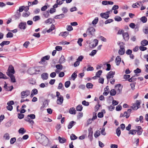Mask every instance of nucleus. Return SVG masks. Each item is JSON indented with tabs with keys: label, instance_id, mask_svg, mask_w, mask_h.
Instances as JSON below:
<instances>
[{
	"label": "nucleus",
	"instance_id": "nucleus-1",
	"mask_svg": "<svg viewBox=\"0 0 148 148\" xmlns=\"http://www.w3.org/2000/svg\"><path fill=\"white\" fill-rule=\"evenodd\" d=\"M34 135L38 142L44 146L47 145L48 144L47 138L44 135L42 137V134L40 133L36 132Z\"/></svg>",
	"mask_w": 148,
	"mask_h": 148
},
{
	"label": "nucleus",
	"instance_id": "nucleus-2",
	"mask_svg": "<svg viewBox=\"0 0 148 148\" xmlns=\"http://www.w3.org/2000/svg\"><path fill=\"white\" fill-rule=\"evenodd\" d=\"M141 103L140 100H136V103L133 104L131 108L134 110H136L140 107Z\"/></svg>",
	"mask_w": 148,
	"mask_h": 148
},
{
	"label": "nucleus",
	"instance_id": "nucleus-3",
	"mask_svg": "<svg viewBox=\"0 0 148 148\" xmlns=\"http://www.w3.org/2000/svg\"><path fill=\"white\" fill-rule=\"evenodd\" d=\"M50 58V56L49 55L46 56L41 59V60L39 62V63L42 64L43 65L46 66L47 64V63L46 60H48Z\"/></svg>",
	"mask_w": 148,
	"mask_h": 148
},
{
	"label": "nucleus",
	"instance_id": "nucleus-4",
	"mask_svg": "<svg viewBox=\"0 0 148 148\" xmlns=\"http://www.w3.org/2000/svg\"><path fill=\"white\" fill-rule=\"evenodd\" d=\"M30 93V91L29 90H26L25 91H23L21 93V98H23L26 97Z\"/></svg>",
	"mask_w": 148,
	"mask_h": 148
},
{
	"label": "nucleus",
	"instance_id": "nucleus-5",
	"mask_svg": "<svg viewBox=\"0 0 148 148\" xmlns=\"http://www.w3.org/2000/svg\"><path fill=\"white\" fill-rule=\"evenodd\" d=\"M15 73V71L13 67L11 65L9 66L8 69V72H7V75H10V74H13Z\"/></svg>",
	"mask_w": 148,
	"mask_h": 148
},
{
	"label": "nucleus",
	"instance_id": "nucleus-6",
	"mask_svg": "<svg viewBox=\"0 0 148 148\" xmlns=\"http://www.w3.org/2000/svg\"><path fill=\"white\" fill-rule=\"evenodd\" d=\"M93 133L92 128L90 127L88 129V138L89 139L90 141H92L93 139Z\"/></svg>",
	"mask_w": 148,
	"mask_h": 148
},
{
	"label": "nucleus",
	"instance_id": "nucleus-7",
	"mask_svg": "<svg viewBox=\"0 0 148 148\" xmlns=\"http://www.w3.org/2000/svg\"><path fill=\"white\" fill-rule=\"evenodd\" d=\"M110 12V11H108L105 12L101 13L100 16L102 18L107 19L109 17Z\"/></svg>",
	"mask_w": 148,
	"mask_h": 148
},
{
	"label": "nucleus",
	"instance_id": "nucleus-8",
	"mask_svg": "<svg viewBox=\"0 0 148 148\" xmlns=\"http://www.w3.org/2000/svg\"><path fill=\"white\" fill-rule=\"evenodd\" d=\"M143 5L141 1H138L134 3H133L132 7L134 8H136L140 7L141 6Z\"/></svg>",
	"mask_w": 148,
	"mask_h": 148
},
{
	"label": "nucleus",
	"instance_id": "nucleus-9",
	"mask_svg": "<svg viewBox=\"0 0 148 148\" xmlns=\"http://www.w3.org/2000/svg\"><path fill=\"white\" fill-rule=\"evenodd\" d=\"M26 22H21L18 25V27L21 29L24 30L26 28Z\"/></svg>",
	"mask_w": 148,
	"mask_h": 148
},
{
	"label": "nucleus",
	"instance_id": "nucleus-10",
	"mask_svg": "<svg viewBox=\"0 0 148 148\" xmlns=\"http://www.w3.org/2000/svg\"><path fill=\"white\" fill-rule=\"evenodd\" d=\"M95 31V29L93 27H90L88 29L87 33L89 35H92Z\"/></svg>",
	"mask_w": 148,
	"mask_h": 148
},
{
	"label": "nucleus",
	"instance_id": "nucleus-11",
	"mask_svg": "<svg viewBox=\"0 0 148 148\" xmlns=\"http://www.w3.org/2000/svg\"><path fill=\"white\" fill-rule=\"evenodd\" d=\"M115 88L116 90L117 94H119L122 91V87L121 84H118L115 86Z\"/></svg>",
	"mask_w": 148,
	"mask_h": 148
},
{
	"label": "nucleus",
	"instance_id": "nucleus-12",
	"mask_svg": "<svg viewBox=\"0 0 148 148\" xmlns=\"http://www.w3.org/2000/svg\"><path fill=\"white\" fill-rule=\"evenodd\" d=\"M64 0H57L56 3L53 6V7L54 8H56L58 7V5H61L63 3Z\"/></svg>",
	"mask_w": 148,
	"mask_h": 148
},
{
	"label": "nucleus",
	"instance_id": "nucleus-13",
	"mask_svg": "<svg viewBox=\"0 0 148 148\" xmlns=\"http://www.w3.org/2000/svg\"><path fill=\"white\" fill-rule=\"evenodd\" d=\"M115 74V72L111 71L109 72L107 74L106 77L108 80L111 78H113L114 77V75Z\"/></svg>",
	"mask_w": 148,
	"mask_h": 148
},
{
	"label": "nucleus",
	"instance_id": "nucleus-14",
	"mask_svg": "<svg viewBox=\"0 0 148 148\" xmlns=\"http://www.w3.org/2000/svg\"><path fill=\"white\" fill-rule=\"evenodd\" d=\"M93 42L94 43H91L90 44V48H94L96 47L98 44V40L96 39H94Z\"/></svg>",
	"mask_w": 148,
	"mask_h": 148
},
{
	"label": "nucleus",
	"instance_id": "nucleus-15",
	"mask_svg": "<svg viewBox=\"0 0 148 148\" xmlns=\"http://www.w3.org/2000/svg\"><path fill=\"white\" fill-rule=\"evenodd\" d=\"M63 97L62 95H60V97L57 98V103L58 104L61 105L63 101Z\"/></svg>",
	"mask_w": 148,
	"mask_h": 148
},
{
	"label": "nucleus",
	"instance_id": "nucleus-16",
	"mask_svg": "<svg viewBox=\"0 0 148 148\" xmlns=\"http://www.w3.org/2000/svg\"><path fill=\"white\" fill-rule=\"evenodd\" d=\"M40 67H37L35 69H29V70H34L35 71L34 73L35 74H37L41 72V70L40 69Z\"/></svg>",
	"mask_w": 148,
	"mask_h": 148
},
{
	"label": "nucleus",
	"instance_id": "nucleus-17",
	"mask_svg": "<svg viewBox=\"0 0 148 148\" xmlns=\"http://www.w3.org/2000/svg\"><path fill=\"white\" fill-rule=\"evenodd\" d=\"M121 62V58L119 56H117L115 59V62L117 66H119Z\"/></svg>",
	"mask_w": 148,
	"mask_h": 148
},
{
	"label": "nucleus",
	"instance_id": "nucleus-18",
	"mask_svg": "<svg viewBox=\"0 0 148 148\" xmlns=\"http://www.w3.org/2000/svg\"><path fill=\"white\" fill-rule=\"evenodd\" d=\"M123 39L125 41H127L129 39V37L127 32H124L123 33Z\"/></svg>",
	"mask_w": 148,
	"mask_h": 148
},
{
	"label": "nucleus",
	"instance_id": "nucleus-19",
	"mask_svg": "<svg viewBox=\"0 0 148 148\" xmlns=\"http://www.w3.org/2000/svg\"><path fill=\"white\" fill-rule=\"evenodd\" d=\"M4 88L6 89L7 90L11 91L13 89V86H8L6 84H5L4 86Z\"/></svg>",
	"mask_w": 148,
	"mask_h": 148
},
{
	"label": "nucleus",
	"instance_id": "nucleus-20",
	"mask_svg": "<svg viewBox=\"0 0 148 148\" xmlns=\"http://www.w3.org/2000/svg\"><path fill=\"white\" fill-rule=\"evenodd\" d=\"M48 74L47 73H44L41 75V78L43 80H46L48 78Z\"/></svg>",
	"mask_w": 148,
	"mask_h": 148
},
{
	"label": "nucleus",
	"instance_id": "nucleus-21",
	"mask_svg": "<svg viewBox=\"0 0 148 148\" xmlns=\"http://www.w3.org/2000/svg\"><path fill=\"white\" fill-rule=\"evenodd\" d=\"M76 123V122L74 121H72L69 122L68 126V128L69 129H71Z\"/></svg>",
	"mask_w": 148,
	"mask_h": 148
},
{
	"label": "nucleus",
	"instance_id": "nucleus-22",
	"mask_svg": "<svg viewBox=\"0 0 148 148\" xmlns=\"http://www.w3.org/2000/svg\"><path fill=\"white\" fill-rule=\"evenodd\" d=\"M105 92L103 93L104 95L107 96L110 92V90L108 86H107L104 89Z\"/></svg>",
	"mask_w": 148,
	"mask_h": 148
},
{
	"label": "nucleus",
	"instance_id": "nucleus-23",
	"mask_svg": "<svg viewBox=\"0 0 148 148\" xmlns=\"http://www.w3.org/2000/svg\"><path fill=\"white\" fill-rule=\"evenodd\" d=\"M64 15L63 14H61L56 15L55 16L54 18L55 19H61L63 18H64Z\"/></svg>",
	"mask_w": 148,
	"mask_h": 148
},
{
	"label": "nucleus",
	"instance_id": "nucleus-24",
	"mask_svg": "<svg viewBox=\"0 0 148 148\" xmlns=\"http://www.w3.org/2000/svg\"><path fill=\"white\" fill-rule=\"evenodd\" d=\"M54 22L55 20L54 19L49 18L46 20L45 21V23L46 24H51L53 22Z\"/></svg>",
	"mask_w": 148,
	"mask_h": 148
},
{
	"label": "nucleus",
	"instance_id": "nucleus-25",
	"mask_svg": "<svg viewBox=\"0 0 148 148\" xmlns=\"http://www.w3.org/2000/svg\"><path fill=\"white\" fill-rule=\"evenodd\" d=\"M69 112L71 114H75L76 113V111L75 110L74 108H72L70 109Z\"/></svg>",
	"mask_w": 148,
	"mask_h": 148
},
{
	"label": "nucleus",
	"instance_id": "nucleus-26",
	"mask_svg": "<svg viewBox=\"0 0 148 148\" xmlns=\"http://www.w3.org/2000/svg\"><path fill=\"white\" fill-rule=\"evenodd\" d=\"M69 34V32H62L60 33L59 35V36H61L63 37H65L66 36Z\"/></svg>",
	"mask_w": 148,
	"mask_h": 148
},
{
	"label": "nucleus",
	"instance_id": "nucleus-27",
	"mask_svg": "<svg viewBox=\"0 0 148 148\" xmlns=\"http://www.w3.org/2000/svg\"><path fill=\"white\" fill-rule=\"evenodd\" d=\"M65 62V59L64 58V56L62 55L60 58V59L59 62L61 64L64 63Z\"/></svg>",
	"mask_w": 148,
	"mask_h": 148
},
{
	"label": "nucleus",
	"instance_id": "nucleus-28",
	"mask_svg": "<svg viewBox=\"0 0 148 148\" xmlns=\"http://www.w3.org/2000/svg\"><path fill=\"white\" fill-rule=\"evenodd\" d=\"M8 75L10 77L11 79V81L12 82L14 83L16 82L15 77L13 75V74H12Z\"/></svg>",
	"mask_w": 148,
	"mask_h": 148
},
{
	"label": "nucleus",
	"instance_id": "nucleus-29",
	"mask_svg": "<svg viewBox=\"0 0 148 148\" xmlns=\"http://www.w3.org/2000/svg\"><path fill=\"white\" fill-rule=\"evenodd\" d=\"M10 43V41H3L0 44V45L3 47L5 45H8Z\"/></svg>",
	"mask_w": 148,
	"mask_h": 148
},
{
	"label": "nucleus",
	"instance_id": "nucleus-30",
	"mask_svg": "<svg viewBox=\"0 0 148 148\" xmlns=\"http://www.w3.org/2000/svg\"><path fill=\"white\" fill-rule=\"evenodd\" d=\"M77 71H75L72 74L71 77L73 80H74L77 77Z\"/></svg>",
	"mask_w": 148,
	"mask_h": 148
},
{
	"label": "nucleus",
	"instance_id": "nucleus-31",
	"mask_svg": "<svg viewBox=\"0 0 148 148\" xmlns=\"http://www.w3.org/2000/svg\"><path fill=\"white\" fill-rule=\"evenodd\" d=\"M141 45L143 46H145L148 45L147 41L146 40H144L141 42Z\"/></svg>",
	"mask_w": 148,
	"mask_h": 148
},
{
	"label": "nucleus",
	"instance_id": "nucleus-32",
	"mask_svg": "<svg viewBox=\"0 0 148 148\" xmlns=\"http://www.w3.org/2000/svg\"><path fill=\"white\" fill-rule=\"evenodd\" d=\"M58 140L60 143H63L66 141V139L64 138H62L60 136L58 137Z\"/></svg>",
	"mask_w": 148,
	"mask_h": 148
},
{
	"label": "nucleus",
	"instance_id": "nucleus-33",
	"mask_svg": "<svg viewBox=\"0 0 148 148\" xmlns=\"http://www.w3.org/2000/svg\"><path fill=\"white\" fill-rule=\"evenodd\" d=\"M48 11L49 10L46 12H44L43 13V16L45 18H46L49 17V14Z\"/></svg>",
	"mask_w": 148,
	"mask_h": 148
},
{
	"label": "nucleus",
	"instance_id": "nucleus-34",
	"mask_svg": "<svg viewBox=\"0 0 148 148\" xmlns=\"http://www.w3.org/2000/svg\"><path fill=\"white\" fill-rule=\"evenodd\" d=\"M26 132V130L24 128H21L18 130V132L22 134H24Z\"/></svg>",
	"mask_w": 148,
	"mask_h": 148
},
{
	"label": "nucleus",
	"instance_id": "nucleus-35",
	"mask_svg": "<svg viewBox=\"0 0 148 148\" xmlns=\"http://www.w3.org/2000/svg\"><path fill=\"white\" fill-rule=\"evenodd\" d=\"M116 94V91L114 89H112L111 90L110 92V94L111 96H114Z\"/></svg>",
	"mask_w": 148,
	"mask_h": 148
},
{
	"label": "nucleus",
	"instance_id": "nucleus-36",
	"mask_svg": "<svg viewBox=\"0 0 148 148\" xmlns=\"http://www.w3.org/2000/svg\"><path fill=\"white\" fill-rule=\"evenodd\" d=\"M116 133L118 136L119 137L120 136L121 134V131L120 130V128L119 127L116 129Z\"/></svg>",
	"mask_w": 148,
	"mask_h": 148
},
{
	"label": "nucleus",
	"instance_id": "nucleus-37",
	"mask_svg": "<svg viewBox=\"0 0 148 148\" xmlns=\"http://www.w3.org/2000/svg\"><path fill=\"white\" fill-rule=\"evenodd\" d=\"M100 135V132L99 130L97 131L94 134V136L95 138H97Z\"/></svg>",
	"mask_w": 148,
	"mask_h": 148
},
{
	"label": "nucleus",
	"instance_id": "nucleus-38",
	"mask_svg": "<svg viewBox=\"0 0 148 148\" xmlns=\"http://www.w3.org/2000/svg\"><path fill=\"white\" fill-rule=\"evenodd\" d=\"M82 108L83 107L82 105H79L77 106L76 109L77 111H81L82 110Z\"/></svg>",
	"mask_w": 148,
	"mask_h": 148
},
{
	"label": "nucleus",
	"instance_id": "nucleus-39",
	"mask_svg": "<svg viewBox=\"0 0 148 148\" xmlns=\"http://www.w3.org/2000/svg\"><path fill=\"white\" fill-rule=\"evenodd\" d=\"M71 139L72 140H74L77 139V137L74 134H71L70 136Z\"/></svg>",
	"mask_w": 148,
	"mask_h": 148
},
{
	"label": "nucleus",
	"instance_id": "nucleus-40",
	"mask_svg": "<svg viewBox=\"0 0 148 148\" xmlns=\"http://www.w3.org/2000/svg\"><path fill=\"white\" fill-rule=\"evenodd\" d=\"M93 86L92 84L90 83H88L86 84V87L88 88H92Z\"/></svg>",
	"mask_w": 148,
	"mask_h": 148
},
{
	"label": "nucleus",
	"instance_id": "nucleus-41",
	"mask_svg": "<svg viewBox=\"0 0 148 148\" xmlns=\"http://www.w3.org/2000/svg\"><path fill=\"white\" fill-rule=\"evenodd\" d=\"M125 52V49H120L119 51V55H123Z\"/></svg>",
	"mask_w": 148,
	"mask_h": 148
},
{
	"label": "nucleus",
	"instance_id": "nucleus-42",
	"mask_svg": "<svg viewBox=\"0 0 148 148\" xmlns=\"http://www.w3.org/2000/svg\"><path fill=\"white\" fill-rule=\"evenodd\" d=\"M140 20L143 23H145L147 21V19L145 16H143L141 18Z\"/></svg>",
	"mask_w": 148,
	"mask_h": 148
},
{
	"label": "nucleus",
	"instance_id": "nucleus-43",
	"mask_svg": "<svg viewBox=\"0 0 148 148\" xmlns=\"http://www.w3.org/2000/svg\"><path fill=\"white\" fill-rule=\"evenodd\" d=\"M13 36V34L12 33L10 32H8L6 35L7 38H12Z\"/></svg>",
	"mask_w": 148,
	"mask_h": 148
},
{
	"label": "nucleus",
	"instance_id": "nucleus-44",
	"mask_svg": "<svg viewBox=\"0 0 148 148\" xmlns=\"http://www.w3.org/2000/svg\"><path fill=\"white\" fill-rule=\"evenodd\" d=\"M102 73V71L101 70H100L97 72L96 75L97 76V77H99Z\"/></svg>",
	"mask_w": 148,
	"mask_h": 148
},
{
	"label": "nucleus",
	"instance_id": "nucleus-45",
	"mask_svg": "<svg viewBox=\"0 0 148 148\" xmlns=\"http://www.w3.org/2000/svg\"><path fill=\"white\" fill-rule=\"evenodd\" d=\"M113 21V20L112 19H109L106 20L104 22V23L105 24H107L108 23H110Z\"/></svg>",
	"mask_w": 148,
	"mask_h": 148
},
{
	"label": "nucleus",
	"instance_id": "nucleus-46",
	"mask_svg": "<svg viewBox=\"0 0 148 148\" xmlns=\"http://www.w3.org/2000/svg\"><path fill=\"white\" fill-rule=\"evenodd\" d=\"M40 19V18L39 16H36L34 17L33 18V20L34 21H36L39 20Z\"/></svg>",
	"mask_w": 148,
	"mask_h": 148
},
{
	"label": "nucleus",
	"instance_id": "nucleus-47",
	"mask_svg": "<svg viewBox=\"0 0 148 148\" xmlns=\"http://www.w3.org/2000/svg\"><path fill=\"white\" fill-rule=\"evenodd\" d=\"M105 128L104 127H103L100 132L101 134L104 136H105L106 134V133L105 132Z\"/></svg>",
	"mask_w": 148,
	"mask_h": 148
},
{
	"label": "nucleus",
	"instance_id": "nucleus-48",
	"mask_svg": "<svg viewBox=\"0 0 148 148\" xmlns=\"http://www.w3.org/2000/svg\"><path fill=\"white\" fill-rule=\"evenodd\" d=\"M71 83L70 81H67L65 83L64 85L65 87L68 88L70 85Z\"/></svg>",
	"mask_w": 148,
	"mask_h": 148
},
{
	"label": "nucleus",
	"instance_id": "nucleus-49",
	"mask_svg": "<svg viewBox=\"0 0 148 148\" xmlns=\"http://www.w3.org/2000/svg\"><path fill=\"white\" fill-rule=\"evenodd\" d=\"M97 50H93L91 53L90 54V55L92 56H94L95 54L97 52Z\"/></svg>",
	"mask_w": 148,
	"mask_h": 148
},
{
	"label": "nucleus",
	"instance_id": "nucleus-50",
	"mask_svg": "<svg viewBox=\"0 0 148 148\" xmlns=\"http://www.w3.org/2000/svg\"><path fill=\"white\" fill-rule=\"evenodd\" d=\"M56 67L58 69H59L60 70H62L63 69L62 66L61 64L56 65Z\"/></svg>",
	"mask_w": 148,
	"mask_h": 148
},
{
	"label": "nucleus",
	"instance_id": "nucleus-51",
	"mask_svg": "<svg viewBox=\"0 0 148 148\" xmlns=\"http://www.w3.org/2000/svg\"><path fill=\"white\" fill-rule=\"evenodd\" d=\"M58 89H61L62 90H63L64 88L63 87V84L62 83L60 82L59 84L58 87Z\"/></svg>",
	"mask_w": 148,
	"mask_h": 148
},
{
	"label": "nucleus",
	"instance_id": "nucleus-52",
	"mask_svg": "<svg viewBox=\"0 0 148 148\" xmlns=\"http://www.w3.org/2000/svg\"><path fill=\"white\" fill-rule=\"evenodd\" d=\"M21 16V14L20 12H18V11H16V14L15 15V18H19Z\"/></svg>",
	"mask_w": 148,
	"mask_h": 148
},
{
	"label": "nucleus",
	"instance_id": "nucleus-53",
	"mask_svg": "<svg viewBox=\"0 0 148 148\" xmlns=\"http://www.w3.org/2000/svg\"><path fill=\"white\" fill-rule=\"evenodd\" d=\"M115 21H120L122 20V18L119 16H116L114 18Z\"/></svg>",
	"mask_w": 148,
	"mask_h": 148
},
{
	"label": "nucleus",
	"instance_id": "nucleus-54",
	"mask_svg": "<svg viewBox=\"0 0 148 148\" xmlns=\"http://www.w3.org/2000/svg\"><path fill=\"white\" fill-rule=\"evenodd\" d=\"M16 141V138L15 137L12 138L10 140V143L11 144H13Z\"/></svg>",
	"mask_w": 148,
	"mask_h": 148
},
{
	"label": "nucleus",
	"instance_id": "nucleus-55",
	"mask_svg": "<svg viewBox=\"0 0 148 148\" xmlns=\"http://www.w3.org/2000/svg\"><path fill=\"white\" fill-rule=\"evenodd\" d=\"M83 41V39L82 38H80L78 39V40L77 41V43L80 46H82V42Z\"/></svg>",
	"mask_w": 148,
	"mask_h": 148
},
{
	"label": "nucleus",
	"instance_id": "nucleus-56",
	"mask_svg": "<svg viewBox=\"0 0 148 148\" xmlns=\"http://www.w3.org/2000/svg\"><path fill=\"white\" fill-rule=\"evenodd\" d=\"M30 14L29 12L23 13L22 14V16L24 17H27Z\"/></svg>",
	"mask_w": 148,
	"mask_h": 148
},
{
	"label": "nucleus",
	"instance_id": "nucleus-57",
	"mask_svg": "<svg viewBox=\"0 0 148 148\" xmlns=\"http://www.w3.org/2000/svg\"><path fill=\"white\" fill-rule=\"evenodd\" d=\"M134 72L135 74L139 73L141 72V70L138 68H137L134 71Z\"/></svg>",
	"mask_w": 148,
	"mask_h": 148
},
{
	"label": "nucleus",
	"instance_id": "nucleus-58",
	"mask_svg": "<svg viewBox=\"0 0 148 148\" xmlns=\"http://www.w3.org/2000/svg\"><path fill=\"white\" fill-rule=\"evenodd\" d=\"M98 21V18L97 17H96L95 19L93 20L92 22V23L93 24H96Z\"/></svg>",
	"mask_w": 148,
	"mask_h": 148
},
{
	"label": "nucleus",
	"instance_id": "nucleus-59",
	"mask_svg": "<svg viewBox=\"0 0 148 148\" xmlns=\"http://www.w3.org/2000/svg\"><path fill=\"white\" fill-rule=\"evenodd\" d=\"M11 124L12 122L11 121H9L5 124V125L6 127H9L11 126Z\"/></svg>",
	"mask_w": 148,
	"mask_h": 148
},
{
	"label": "nucleus",
	"instance_id": "nucleus-60",
	"mask_svg": "<svg viewBox=\"0 0 148 148\" xmlns=\"http://www.w3.org/2000/svg\"><path fill=\"white\" fill-rule=\"evenodd\" d=\"M24 8H25L24 6H20L18 10H17V11H18V12H22L24 10Z\"/></svg>",
	"mask_w": 148,
	"mask_h": 148
},
{
	"label": "nucleus",
	"instance_id": "nucleus-61",
	"mask_svg": "<svg viewBox=\"0 0 148 148\" xmlns=\"http://www.w3.org/2000/svg\"><path fill=\"white\" fill-rule=\"evenodd\" d=\"M24 114H18V117L20 119H21L24 117Z\"/></svg>",
	"mask_w": 148,
	"mask_h": 148
},
{
	"label": "nucleus",
	"instance_id": "nucleus-62",
	"mask_svg": "<svg viewBox=\"0 0 148 148\" xmlns=\"http://www.w3.org/2000/svg\"><path fill=\"white\" fill-rule=\"evenodd\" d=\"M136 130H130L129 134H131L132 135H134L136 134Z\"/></svg>",
	"mask_w": 148,
	"mask_h": 148
},
{
	"label": "nucleus",
	"instance_id": "nucleus-63",
	"mask_svg": "<svg viewBox=\"0 0 148 148\" xmlns=\"http://www.w3.org/2000/svg\"><path fill=\"white\" fill-rule=\"evenodd\" d=\"M66 29L68 31H70L73 29V28L71 25H69L67 26Z\"/></svg>",
	"mask_w": 148,
	"mask_h": 148
},
{
	"label": "nucleus",
	"instance_id": "nucleus-64",
	"mask_svg": "<svg viewBox=\"0 0 148 148\" xmlns=\"http://www.w3.org/2000/svg\"><path fill=\"white\" fill-rule=\"evenodd\" d=\"M82 103L83 105L85 106H88L89 105V103L88 102H86L85 100L83 101H82Z\"/></svg>",
	"mask_w": 148,
	"mask_h": 148
}]
</instances>
